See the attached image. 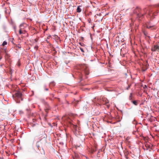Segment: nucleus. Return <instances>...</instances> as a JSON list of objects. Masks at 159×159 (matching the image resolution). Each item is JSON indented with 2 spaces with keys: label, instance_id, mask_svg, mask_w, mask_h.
<instances>
[{
  "label": "nucleus",
  "instance_id": "nucleus-30",
  "mask_svg": "<svg viewBox=\"0 0 159 159\" xmlns=\"http://www.w3.org/2000/svg\"><path fill=\"white\" fill-rule=\"evenodd\" d=\"M148 147L149 148H150V145H149V146H148Z\"/></svg>",
  "mask_w": 159,
  "mask_h": 159
},
{
  "label": "nucleus",
  "instance_id": "nucleus-3",
  "mask_svg": "<svg viewBox=\"0 0 159 159\" xmlns=\"http://www.w3.org/2000/svg\"><path fill=\"white\" fill-rule=\"evenodd\" d=\"M79 68L80 69L82 72L80 73V77L81 80L83 79V76L84 75L86 76V78H87V77L86 75L89 74V70L87 65L86 64H81L80 65Z\"/></svg>",
  "mask_w": 159,
  "mask_h": 159
},
{
  "label": "nucleus",
  "instance_id": "nucleus-29",
  "mask_svg": "<svg viewBox=\"0 0 159 159\" xmlns=\"http://www.w3.org/2000/svg\"><path fill=\"white\" fill-rule=\"evenodd\" d=\"M147 86L146 85H144V88H145V87H146V88H147Z\"/></svg>",
  "mask_w": 159,
  "mask_h": 159
},
{
  "label": "nucleus",
  "instance_id": "nucleus-27",
  "mask_svg": "<svg viewBox=\"0 0 159 159\" xmlns=\"http://www.w3.org/2000/svg\"><path fill=\"white\" fill-rule=\"evenodd\" d=\"M2 58V56H0V60Z\"/></svg>",
  "mask_w": 159,
  "mask_h": 159
},
{
  "label": "nucleus",
  "instance_id": "nucleus-28",
  "mask_svg": "<svg viewBox=\"0 0 159 159\" xmlns=\"http://www.w3.org/2000/svg\"><path fill=\"white\" fill-rule=\"evenodd\" d=\"M79 123H80V121H78V125H79Z\"/></svg>",
  "mask_w": 159,
  "mask_h": 159
},
{
  "label": "nucleus",
  "instance_id": "nucleus-13",
  "mask_svg": "<svg viewBox=\"0 0 159 159\" xmlns=\"http://www.w3.org/2000/svg\"><path fill=\"white\" fill-rule=\"evenodd\" d=\"M129 100L131 101H132V93H131L130 94V96L129 97Z\"/></svg>",
  "mask_w": 159,
  "mask_h": 159
},
{
  "label": "nucleus",
  "instance_id": "nucleus-16",
  "mask_svg": "<svg viewBox=\"0 0 159 159\" xmlns=\"http://www.w3.org/2000/svg\"><path fill=\"white\" fill-rule=\"evenodd\" d=\"M50 85H52V86H54L55 85V83L54 82H52L50 83Z\"/></svg>",
  "mask_w": 159,
  "mask_h": 159
},
{
  "label": "nucleus",
  "instance_id": "nucleus-23",
  "mask_svg": "<svg viewBox=\"0 0 159 159\" xmlns=\"http://www.w3.org/2000/svg\"><path fill=\"white\" fill-rule=\"evenodd\" d=\"M45 90L46 91H48V88H45Z\"/></svg>",
  "mask_w": 159,
  "mask_h": 159
},
{
  "label": "nucleus",
  "instance_id": "nucleus-8",
  "mask_svg": "<svg viewBox=\"0 0 159 159\" xmlns=\"http://www.w3.org/2000/svg\"><path fill=\"white\" fill-rule=\"evenodd\" d=\"M25 25H26L24 23L20 24L19 26L20 29L21 30H25Z\"/></svg>",
  "mask_w": 159,
  "mask_h": 159
},
{
  "label": "nucleus",
  "instance_id": "nucleus-24",
  "mask_svg": "<svg viewBox=\"0 0 159 159\" xmlns=\"http://www.w3.org/2000/svg\"><path fill=\"white\" fill-rule=\"evenodd\" d=\"M43 88H44V89H45V88H46V85H44V86Z\"/></svg>",
  "mask_w": 159,
  "mask_h": 159
},
{
  "label": "nucleus",
  "instance_id": "nucleus-26",
  "mask_svg": "<svg viewBox=\"0 0 159 159\" xmlns=\"http://www.w3.org/2000/svg\"><path fill=\"white\" fill-rule=\"evenodd\" d=\"M133 123L135 124L136 123V121H134V122H133Z\"/></svg>",
  "mask_w": 159,
  "mask_h": 159
},
{
  "label": "nucleus",
  "instance_id": "nucleus-1",
  "mask_svg": "<svg viewBox=\"0 0 159 159\" xmlns=\"http://www.w3.org/2000/svg\"><path fill=\"white\" fill-rule=\"evenodd\" d=\"M157 13H152V11H149L148 8H145L142 10L139 7H137L134 11V13L136 14L137 18L139 20H141L144 15H146L147 17L151 16H155Z\"/></svg>",
  "mask_w": 159,
  "mask_h": 159
},
{
  "label": "nucleus",
  "instance_id": "nucleus-18",
  "mask_svg": "<svg viewBox=\"0 0 159 159\" xmlns=\"http://www.w3.org/2000/svg\"><path fill=\"white\" fill-rule=\"evenodd\" d=\"M38 46L37 45H36L34 47V48L35 50H37L38 49Z\"/></svg>",
  "mask_w": 159,
  "mask_h": 159
},
{
  "label": "nucleus",
  "instance_id": "nucleus-12",
  "mask_svg": "<svg viewBox=\"0 0 159 159\" xmlns=\"http://www.w3.org/2000/svg\"><path fill=\"white\" fill-rule=\"evenodd\" d=\"M78 102L79 101H75V100L72 103L73 105H74L75 106H76Z\"/></svg>",
  "mask_w": 159,
  "mask_h": 159
},
{
  "label": "nucleus",
  "instance_id": "nucleus-31",
  "mask_svg": "<svg viewBox=\"0 0 159 159\" xmlns=\"http://www.w3.org/2000/svg\"><path fill=\"white\" fill-rule=\"evenodd\" d=\"M52 95L53 97V94H52Z\"/></svg>",
  "mask_w": 159,
  "mask_h": 159
},
{
  "label": "nucleus",
  "instance_id": "nucleus-21",
  "mask_svg": "<svg viewBox=\"0 0 159 159\" xmlns=\"http://www.w3.org/2000/svg\"><path fill=\"white\" fill-rule=\"evenodd\" d=\"M130 85H129L128 87H127V88L126 89L127 90H128L130 88Z\"/></svg>",
  "mask_w": 159,
  "mask_h": 159
},
{
  "label": "nucleus",
  "instance_id": "nucleus-22",
  "mask_svg": "<svg viewBox=\"0 0 159 159\" xmlns=\"http://www.w3.org/2000/svg\"><path fill=\"white\" fill-rule=\"evenodd\" d=\"M80 44L81 46H83L84 45V44L83 43H80Z\"/></svg>",
  "mask_w": 159,
  "mask_h": 159
},
{
  "label": "nucleus",
  "instance_id": "nucleus-14",
  "mask_svg": "<svg viewBox=\"0 0 159 159\" xmlns=\"http://www.w3.org/2000/svg\"><path fill=\"white\" fill-rule=\"evenodd\" d=\"M144 34L145 36H148L149 38H150L149 36H147L148 34V33L147 32H144L143 33Z\"/></svg>",
  "mask_w": 159,
  "mask_h": 159
},
{
  "label": "nucleus",
  "instance_id": "nucleus-4",
  "mask_svg": "<svg viewBox=\"0 0 159 159\" xmlns=\"http://www.w3.org/2000/svg\"><path fill=\"white\" fill-rule=\"evenodd\" d=\"M147 27L148 29L154 30L155 29V25L152 24L151 22H149L147 25Z\"/></svg>",
  "mask_w": 159,
  "mask_h": 159
},
{
  "label": "nucleus",
  "instance_id": "nucleus-17",
  "mask_svg": "<svg viewBox=\"0 0 159 159\" xmlns=\"http://www.w3.org/2000/svg\"><path fill=\"white\" fill-rule=\"evenodd\" d=\"M17 65L18 66H20V60H19L17 62Z\"/></svg>",
  "mask_w": 159,
  "mask_h": 159
},
{
  "label": "nucleus",
  "instance_id": "nucleus-7",
  "mask_svg": "<svg viewBox=\"0 0 159 159\" xmlns=\"http://www.w3.org/2000/svg\"><path fill=\"white\" fill-rule=\"evenodd\" d=\"M157 50H159V46L157 45H155L151 49V50L153 52H155Z\"/></svg>",
  "mask_w": 159,
  "mask_h": 159
},
{
  "label": "nucleus",
  "instance_id": "nucleus-33",
  "mask_svg": "<svg viewBox=\"0 0 159 159\" xmlns=\"http://www.w3.org/2000/svg\"><path fill=\"white\" fill-rule=\"evenodd\" d=\"M32 93H33V94L34 93L33 91H32Z\"/></svg>",
  "mask_w": 159,
  "mask_h": 159
},
{
  "label": "nucleus",
  "instance_id": "nucleus-15",
  "mask_svg": "<svg viewBox=\"0 0 159 159\" xmlns=\"http://www.w3.org/2000/svg\"><path fill=\"white\" fill-rule=\"evenodd\" d=\"M7 42L6 41H4L3 43H2V45L3 46H5V45H6L7 44Z\"/></svg>",
  "mask_w": 159,
  "mask_h": 159
},
{
  "label": "nucleus",
  "instance_id": "nucleus-5",
  "mask_svg": "<svg viewBox=\"0 0 159 159\" xmlns=\"http://www.w3.org/2000/svg\"><path fill=\"white\" fill-rule=\"evenodd\" d=\"M102 101H103V103L107 106L108 107H109V101L107 98H102Z\"/></svg>",
  "mask_w": 159,
  "mask_h": 159
},
{
  "label": "nucleus",
  "instance_id": "nucleus-32",
  "mask_svg": "<svg viewBox=\"0 0 159 159\" xmlns=\"http://www.w3.org/2000/svg\"><path fill=\"white\" fill-rule=\"evenodd\" d=\"M37 147H38V148H39V146H38Z\"/></svg>",
  "mask_w": 159,
  "mask_h": 159
},
{
  "label": "nucleus",
  "instance_id": "nucleus-2",
  "mask_svg": "<svg viewBox=\"0 0 159 159\" xmlns=\"http://www.w3.org/2000/svg\"><path fill=\"white\" fill-rule=\"evenodd\" d=\"M73 114H70L69 115L66 116H63L62 117V120L64 121L65 123L68 126L71 127H73L75 130H77V126L76 125H74L73 123V119L71 116Z\"/></svg>",
  "mask_w": 159,
  "mask_h": 159
},
{
  "label": "nucleus",
  "instance_id": "nucleus-19",
  "mask_svg": "<svg viewBox=\"0 0 159 159\" xmlns=\"http://www.w3.org/2000/svg\"><path fill=\"white\" fill-rule=\"evenodd\" d=\"M80 50H81V52H84V50L83 49L81 48H80Z\"/></svg>",
  "mask_w": 159,
  "mask_h": 159
},
{
  "label": "nucleus",
  "instance_id": "nucleus-9",
  "mask_svg": "<svg viewBox=\"0 0 159 159\" xmlns=\"http://www.w3.org/2000/svg\"><path fill=\"white\" fill-rule=\"evenodd\" d=\"M26 31L25 30H19V33L20 34H24L25 33Z\"/></svg>",
  "mask_w": 159,
  "mask_h": 159
},
{
  "label": "nucleus",
  "instance_id": "nucleus-11",
  "mask_svg": "<svg viewBox=\"0 0 159 159\" xmlns=\"http://www.w3.org/2000/svg\"><path fill=\"white\" fill-rule=\"evenodd\" d=\"M131 102L133 103L134 104L135 106H137L138 104V103L137 102V101L136 100L133 101H132Z\"/></svg>",
  "mask_w": 159,
  "mask_h": 159
},
{
  "label": "nucleus",
  "instance_id": "nucleus-20",
  "mask_svg": "<svg viewBox=\"0 0 159 159\" xmlns=\"http://www.w3.org/2000/svg\"><path fill=\"white\" fill-rule=\"evenodd\" d=\"M49 110V109H45V110L46 112L48 113V110Z\"/></svg>",
  "mask_w": 159,
  "mask_h": 159
},
{
  "label": "nucleus",
  "instance_id": "nucleus-25",
  "mask_svg": "<svg viewBox=\"0 0 159 159\" xmlns=\"http://www.w3.org/2000/svg\"><path fill=\"white\" fill-rule=\"evenodd\" d=\"M157 7H159V3L157 4Z\"/></svg>",
  "mask_w": 159,
  "mask_h": 159
},
{
  "label": "nucleus",
  "instance_id": "nucleus-10",
  "mask_svg": "<svg viewBox=\"0 0 159 159\" xmlns=\"http://www.w3.org/2000/svg\"><path fill=\"white\" fill-rule=\"evenodd\" d=\"M81 11V9L80 8V6H78L77 9V11L78 12H80Z\"/></svg>",
  "mask_w": 159,
  "mask_h": 159
},
{
  "label": "nucleus",
  "instance_id": "nucleus-6",
  "mask_svg": "<svg viewBox=\"0 0 159 159\" xmlns=\"http://www.w3.org/2000/svg\"><path fill=\"white\" fill-rule=\"evenodd\" d=\"M15 96L17 97V98H20L22 96L21 93L19 91L16 92L15 93Z\"/></svg>",
  "mask_w": 159,
  "mask_h": 159
}]
</instances>
